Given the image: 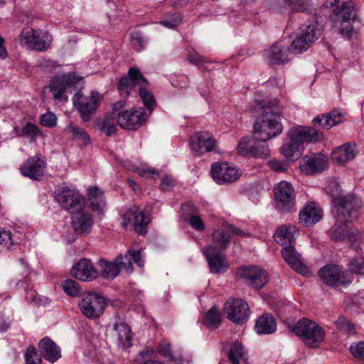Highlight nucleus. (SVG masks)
Segmentation results:
<instances>
[{"label":"nucleus","instance_id":"nucleus-10","mask_svg":"<svg viewBox=\"0 0 364 364\" xmlns=\"http://www.w3.org/2000/svg\"><path fill=\"white\" fill-rule=\"evenodd\" d=\"M101 100L102 97L96 91H92L88 97H84L80 92H77L73 97V103L79 111L83 122L91 119Z\"/></svg>","mask_w":364,"mask_h":364},{"label":"nucleus","instance_id":"nucleus-30","mask_svg":"<svg viewBox=\"0 0 364 364\" xmlns=\"http://www.w3.org/2000/svg\"><path fill=\"white\" fill-rule=\"evenodd\" d=\"M289 48L277 43L267 50L265 55L269 64L281 65L289 60Z\"/></svg>","mask_w":364,"mask_h":364},{"label":"nucleus","instance_id":"nucleus-53","mask_svg":"<svg viewBox=\"0 0 364 364\" xmlns=\"http://www.w3.org/2000/svg\"><path fill=\"white\" fill-rule=\"evenodd\" d=\"M335 324L338 330L346 333H354V328L353 324L347 321L344 317L340 316L335 321Z\"/></svg>","mask_w":364,"mask_h":364},{"label":"nucleus","instance_id":"nucleus-4","mask_svg":"<svg viewBox=\"0 0 364 364\" xmlns=\"http://www.w3.org/2000/svg\"><path fill=\"white\" fill-rule=\"evenodd\" d=\"M291 331L301 338L309 348H316L325 338L323 328L308 318L299 320L291 328Z\"/></svg>","mask_w":364,"mask_h":364},{"label":"nucleus","instance_id":"nucleus-45","mask_svg":"<svg viewBox=\"0 0 364 364\" xmlns=\"http://www.w3.org/2000/svg\"><path fill=\"white\" fill-rule=\"evenodd\" d=\"M135 84L129 77H123L120 79L117 87L122 95L127 96L135 87Z\"/></svg>","mask_w":364,"mask_h":364},{"label":"nucleus","instance_id":"nucleus-35","mask_svg":"<svg viewBox=\"0 0 364 364\" xmlns=\"http://www.w3.org/2000/svg\"><path fill=\"white\" fill-rule=\"evenodd\" d=\"M276 321L270 314H264L255 323V329L258 334H269L276 330Z\"/></svg>","mask_w":364,"mask_h":364},{"label":"nucleus","instance_id":"nucleus-32","mask_svg":"<svg viewBox=\"0 0 364 364\" xmlns=\"http://www.w3.org/2000/svg\"><path fill=\"white\" fill-rule=\"evenodd\" d=\"M344 119V114L341 111L333 110L329 114L315 117L312 121V124L315 127H321L323 129H329L332 127L341 123Z\"/></svg>","mask_w":364,"mask_h":364},{"label":"nucleus","instance_id":"nucleus-8","mask_svg":"<svg viewBox=\"0 0 364 364\" xmlns=\"http://www.w3.org/2000/svg\"><path fill=\"white\" fill-rule=\"evenodd\" d=\"M106 306L105 298L96 293H83L79 301L82 314L88 318H99L104 313Z\"/></svg>","mask_w":364,"mask_h":364},{"label":"nucleus","instance_id":"nucleus-22","mask_svg":"<svg viewBox=\"0 0 364 364\" xmlns=\"http://www.w3.org/2000/svg\"><path fill=\"white\" fill-rule=\"evenodd\" d=\"M70 273L75 279L84 282L92 281L100 275L92 262L85 258L81 259L75 263L73 266Z\"/></svg>","mask_w":364,"mask_h":364},{"label":"nucleus","instance_id":"nucleus-6","mask_svg":"<svg viewBox=\"0 0 364 364\" xmlns=\"http://www.w3.org/2000/svg\"><path fill=\"white\" fill-rule=\"evenodd\" d=\"M53 41L52 36L46 31L25 28L21 33L20 44L29 49L43 51L47 50Z\"/></svg>","mask_w":364,"mask_h":364},{"label":"nucleus","instance_id":"nucleus-21","mask_svg":"<svg viewBox=\"0 0 364 364\" xmlns=\"http://www.w3.org/2000/svg\"><path fill=\"white\" fill-rule=\"evenodd\" d=\"M282 255L286 262L296 272L306 277L312 274L309 267L302 262L300 254L296 251L293 245L284 247L282 250Z\"/></svg>","mask_w":364,"mask_h":364},{"label":"nucleus","instance_id":"nucleus-2","mask_svg":"<svg viewBox=\"0 0 364 364\" xmlns=\"http://www.w3.org/2000/svg\"><path fill=\"white\" fill-rule=\"evenodd\" d=\"M354 198L359 201V206L355 208L353 204H348L341 213H336V204H333V213L336 218L335 225L330 230L331 237L336 241L345 240L351 246L357 248L364 242V234L357 230L350 228L347 224L358 218V211L362 207L360 198L354 196Z\"/></svg>","mask_w":364,"mask_h":364},{"label":"nucleus","instance_id":"nucleus-46","mask_svg":"<svg viewBox=\"0 0 364 364\" xmlns=\"http://www.w3.org/2000/svg\"><path fill=\"white\" fill-rule=\"evenodd\" d=\"M128 77L135 85H144L148 83L147 80L143 76L141 72L137 68H131L128 72Z\"/></svg>","mask_w":364,"mask_h":364},{"label":"nucleus","instance_id":"nucleus-63","mask_svg":"<svg viewBox=\"0 0 364 364\" xmlns=\"http://www.w3.org/2000/svg\"><path fill=\"white\" fill-rule=\"evenodd\" d=\"M127 255H129V257L131 261L133 260L139 267L143 265V262L141 260L140 251L129 250L127 252Z\"/></svg>","mask_w":364,"mask_h":364},{"label":"nucleus","instance_id":"nucleus-18","mask_svg":"<svg viewBox=\"0 0 364 364\" xmlns=\"http://www.w3.org/2000/svg\"><path fill=\"white\" fill-rule=\"evenodd\" d=\"M202 251L208 261L211 272L218 274L225 272L228 269L229 264L222 250L208 245L202 249Z\"/></svg>","mask_w":364,"mask_h":364},{"label":"nucleus","instance_id":"nucleus-25","mask_svg":"<svg viewBox=\"0 0 364 364\" xmlns=\"http://www.w3.org/2000/svg\"><path fill=\"white\" fill-rule=\"evenodd\" d=\"M45 168V161L38 156H35L28 159L20 170L23 176L33 180H40L44 175Z\"/></svg>","mask_w":364,"mask_h":364},{"label":"nucleus","instance_id":"nucleus-57","mask_svg":"<svg viewBox=\"0 0 364 364\" xmlns=\"http://www.w3.org/2000/svg\"><path fill=\"white\" fill-rule=\"evenodd\" d=\"M350 350L355 358L359 360L364 361V342L353 343L350 347Z\"/></svg>","mask_w":364,"mask_h":364},{"label":"nucleus","instance_id":"nucleus-54","mask_svg":"<svg viewBox=\"0 0 364 364\" xmlns=\"http://www.w3.org/2000/svg\"><path fill=\"white\" fill-rule=\"evenodd\" d=\"M350 270L355 274H364V258L358 257L350 260L349 263Z\"/></svg>","mask_w":364,"mask_h":364},{"label":"nucleus","instance_id":"nucleus-31","mask_svg":"<svg viewBox=\"0 0 364 364\" xmlns=\"http://www.w3.org/2000/svg\"><path fill=\"white\" fill-rule=\"evenodd\" d=\"M288 141H284L280 148L281 154L289 161H294L301 156V143L290 135V131L287 132Z\"/></svg>","mask_w":364,"mask_h":364},{"label":"nucleus","instance_id":"nucleus-16","mask_svg":"<svg viewBox=\"0 0 364 364\" xmlns=\"http://www.w3.org/2000/svg\"><path fill=\"white\" fill-rule=\"evenodd\" d=\"M316 23H312L302 30L301 34L291 43L289 48L290 53L295 54L306 50L309 46L321 35L320 31L316 28Z\"/></svg>","mask_w":364,"mask_h":364},{"label":"nucleus","instance_id":"nucleus-38","mask_svg":"<svg viewBox=\"0 0 364 364\" xmlns=\"http://www.w3.org/2000/svg\"><path fill=\"white\" fill-rule=\"evenodd\" d=\"M213 242L216 245V248L220 250H225L230 242V235L228 228L215 229L213 234Z\"/></svg>","mask_w":364,"mask_h":364},{"label":"nucleus","instance_id":"nucleus-15","mask_svg":"<svg viewBox=\"0 0 364 364\" xmlns=\"http://www.w3.org/2000/svg\"><path fill=\"white\" fill-rule=\"evenodd\" d=\"M70 215L71 226L77 235L85 236L91 232L94 219L85 207L73 212Z\"/></svg>","mask_w":364,"mask_h":364},{"label":"nucleus","instance_id":"nucleus-19","mask_svg":"<svg viewBox=\"0 0 364 364\" xmlns=\"http://www.w3.org/2000/svg\"><path fill=\"white\" fill-rule=\"evenodd\" d=\"M328 159L321 153L304 156L300 161L301 171L306 175L321 173L327 168Z\"/></svg>","mask_w":364,"mask_h":364},{"label":"nucleus","instance_id":"nucleus-24","mask_svg":"<svg viewBox=\"0 0 364 364\" xmlns=\"http://www.w3.org/2000/svg\"><path fill=\"white\" fill-rule=\"evenodd\" d=\"M290 135L302 145L304 143H314L321 140L323 134L321 132L311 127L294 126L289 129Z\"/></svg>","mask_w":364,"mask_h":364},{"label":"nucleus","instance_id":"nucleus-29","mask_svg":"<svg viewBox=\"0 0 364 364\" xmlns=\"http://www.w3.org/2000/svg\"><path fill=\"white\" fill-rule=\"evenodd\" d=\"M299 235L297 228L294 225H284L279 227L274 234L277 243L287 247L294 243L296 237Z\"/></svg>","mask_w":364,"mask_h":364},{"label":"nucleus","instance_id":"nucleus-42","mask_svg":"<svg viewBox=\"0 0 364 364\" xmlns=\"http://www.w3.org/2000/svg\"><path fill=\"white\" fill-rule=\"evenodd\" d=\"M61 287L67 294L73 297L77 296L80 291V287L78 283L70 279L63 281Z\"/></svg>","mask_w":364,"mask_h":364},{"label":"nucleus","instance_id":"nucleus-62","mask_svg":"<svg viewBox=\"0 0 364 364\" xmlns=\"http://www.w3.org/2000/svg\"><path fill=\"white\" fill-rule=\"evenodd\" d=\"M181 21V18L179 14H174L173 18L169 20H165L161 22V23L169 28H174L178 26Z\"/></svg>","mask_w":364,"mask_h":364},{"label":"nucleus","instance_id":"nucleus-61","mask_svg":"<svg viewBox=\"0 0 364 364\" xmlns=\"http://www.w3.org/2000/svg\"><path fill=\"white\" fill-rule=\"evenodd\" d=\"M188 223L193 228H194L196 230L202 231L205 229V225L200 217H199L198 215H191L188 220Z\"/></svg>","mask_w":364,"mask_h":364},{"label":"nucleus","instance_id":"nucleus-20","mask_svg":"<svg viewBox=\"0 0 364 364\" xmlns=\"http://www.w3.org/2000/svg\"><path fill=\"white\" fill-rule=\"evenodd\" d=\"M146 112L143 109L118 114L117 124L123 129L136 130L146 121Z\"/></svg>","mask_w":364,"mask_h":364},{"label":"nucleus","instance_id":"nucleus-44","mask_svg":"<svg viewBox=\"0 0 364 364\" xmlns=\"http://www.w3.org/2000/svg\"><path fill=\"white\" fill-rule=\"evenodd\" d=\"M68 132L73 134V137L82 141L85 144L90 142V139L87 132L82 128L70 124L65 129Z\"/></svg>","mask_w":364,"mask_h":364},{"label":"nucleus","instance_id":"nucleus-51","mask_svg":"<svg viewBox=\"0 0 364 364\" xmlns=\"http://www.w3.org/2000/svg\"><path fill=\"white\" fill-rule=\"evenodd\" d=\"M248 137H243L240 140L237 146L238 154L243 156L250 157L252 146L249 145Z\"/></svg>","mask_w":364,"mask_h":364},{"label":"nucleus","instance_id":"nucleus-37","mask_svg":"<svg viewBox=\"0 0 364 364\" xmlns=\"http://www.w3.org/2000/svg\"><path fill=\"white\" fill-rule=\"evenodd\" d=\"M117 119H114L111 114H107L102 119H97L95 126L101 132H105L107 136H112L117 131Z\"/></svg>","mask_w":364,"mask_h":364},{"label":"nucleus","instance_id":"nucleus-55","mask_svg":"<svg viewBox=\"0 0 364 364\" xmlns=\"http://www.w3.org/2000/svg\"><path fill=\"white\" fill-rule=\"evenodd\" d=\"M41 131L38 128L36 125H35L33 123L27 122L25 126L23 127L21 129V134L23 135H27L29 137L31 138V139H33L36 138L38 135H40Z\"/></svg>","mask_w":364,"mask_h":364},{"label":"nucleus","instance_id":"nucleus-3","mask_svg":"<svg viewBox=\"0 0 364 364\" xmlns=\"http://www.w3.org/2000/svg\"><path fill=\"white\" fill-rule=\"evenodd\" d=\"M328 4L334 14L335 28H338L340 34L350 37L353 31L351 22L357 16L354 3L352 0H328Z\"/></svg>","mask_w":364,"mask_h":364},{"label":"nucleus","instance_id":"nucleus-14","mask_svg":"<svg viewBox=\"0 0 364 364\" xmlns=\"http://www.w3.org/2000/svg\"><path fill=\"white\" fill-rule=\"evenodd\" d=\"M237 275L256 289L263 288L269 279L266 270L256 266L240 267L237 271Z\"/></svg>","mask_w":364,"mask_h":364},{"label":"nucleus","instance_id":"nucleus-12","mask_svg":"<svg viewBox=\"0 0 364 364\" xmlns=\"http://www.w3.org/2000/svg\"><path fill=\"white\" fill-rule=\"evenodd\" d=\"M225 316L235 323H243L250 316L249 306L240 299L230 298L223 309Z\"/></svg>","mask_w":364,"mask_h":364},{"label":"nucleus","instance_id":"nucleus-59","mask_svg":"<svg viewBox=\"0 0 364 364\" xmlns=\"http://www.w3.org/2000/svg\"><path fill=\"white\" fill-rule=\"evenodd\" d=\"M126 102L124 100H121L113 105L112 111L109 113L114 119L118 118V114H123L129 110L124 109Z\"/></svg>","mask_w":364,"mask_h":364},{"label":"nucleus","instance_id":"nucleus-60","mask_svg":"<svg viewBox=\"0 0 364 364\" xmlns=\"http://www.w3.org/2000/svg\"><path fill=\"white\" fill-rule=\"evenodd\" d=\"M134 171H135V169ZM136 171H137L139 175L141 176L149 178H154L158 176V173L155 169L148 166H142L141 168H138L136 169Z\"/></svg>","mask_w":364,"mask_h":364},{"label":"nucleus","instance_id":"nucleus-28","mask_svg":"<svg viewBox=\"0 0 364 364\" xmlns=\"http://www.w3.org/2000/svg\"><path fill=\"white\" fill-rule=\"evenodd\" d=\"M357 154L358 151L354 144L346 143L333 149L331 159L335 164L344 165L353 160Z\"/></svg>","mask_w":364,"mask_h":364},{"label":"nucleus","instance_id":"nucleus-64","mask_svg":"<svg viewBox=\"0 0 364 364\" xmlns=\"http://www.w3.org/2000/svg\"><path fill=\"white\" fill-rule=\"evenodd\" d=\"M89 199L91 200H95L98 198H102V192L97 187L91 188L88 192Z\"/></svg>","mask_w":364,"mask_h":364},{"label":"nucleus","instance_id":"nucleus-47","mask_svg":"<svg viewBox=\"0 0 364 364\" xmlns=\"http://www.w3.org/2000/svg\"><path fill=\"white\" fill-rule=\"evenodd\" d=\"M158 353L164 358H167L170 361H176L177 358L173 355L171 350L170 343L163 341L157 347Z\"/></svg>","mask_w":364,"mask_h":364},{"label":"nucleus","instance_id":"nucleus-36","mask_svg":"<svg viewBox=\"0 0 364 364\" xmlns=\"http://www.w3.org/2000/svg\"><path fill=\"white\" fill-rule=\"evenodd\" d=\"M100 269V274L105 279H113L119 273V266L114 262H108L105 259H100L98 262Z\"/></svg>","mask_w":364,"mask_h":364},{"label":"nucleus","instance_id":"nucleus-48","mask_svg":"<svg viewBox=\"0 0 364 364\" xmlns=\"http://www.w3.org/2000/svg\"><path fill=\"white\" fill-rule=\"evenodd\" d=\"M115 262L116 264L119 266V271L124 269L128 272H132V262L127 252L124 255H122V254L119 255L115 258Z\"/></svg>","mask_w":364,"mask_h":364},{"label":"nucleus","instance_id":"nucleus-50","mask_svg":"<svg viewBox=\"0 0 364 364\" xmlns=\"http://www.w3.org/2000/svg\"><path fill=\"white\" fill-rule=\"evenodd\" d=\"M26 364H41V357L33 346L27 348L25 353Z\"/></svg>","mask_w":364,"mask_h":364},{"label":"nucleus","instance_id":"nucleus-52","mask_svg":"<svg viewBox=\"0 0 364 364\" xmlns=\"http://www.w3.org/2000/svg\"><path fill=\"white\" fill-rule=\"evenodd\" d=\"M139 94L143 100L144 105L149 110H152L155 106L154 96L146 89L141 87Z\"/></svg>","mask_w":364,"mask_h":364},{"label":"nucleus","instance_id":"nucleus-41","mask_svg":"<svg viewBox=\"0 0 364 364\" xmlns=\"http://www.w3.org/2000/svg\"><path fill=\"white\" fill-rule=\"evenodd\" d=\"M257 141L255 140V144L252 146L250 157L267 159L270 155L269 146L264 142L258 143Z\"/></svg>","mask_w":364,"mask_h":364},{"label":"nucleus","instance_id":"nucleus-49","mask_svg":"<svg viewBox=\"0 0 364 364\" xmlns=\"http://www.w3.org/2000/svg\"><path fill=\"white\" fill-rule=\"evenodd\" d=\"M12 245L11 231L4 229L0 230V252L8 250Z\"/></svg>","mask_w":364,"mask_h":364},{"label":"nucleus","instance_id":"nucleus-23","mask_svg":"<svg viewBox=\"0 0 364 364\" xmlns=\"http://www.w3.org/2000/svg\"><path fill=\"white\" fill-rule=\"evenodd\" d=\"M190 143L192 150L198 154L210 152L216 145L213 134L208 132L196 133L191 137Z\"/></svg>","mask_w":364,"mask_h":364},{"label":"nucleus","instance_id":"nucleus-9","mask_svg":"<svg viewBox=\"0 0 364 364\" xmlns=\"http://www.w3.org/2000/svg\"><path fill=\"white\" fill-rule=\"evenodd\" d=\"M80 80L81 78L74 73L55 76L49 84V89L53 94V99L60 102H67L68 100V97L66 95L68 90L75 87Z\"/></svg>","mask_w":364,"mask_h":364},{"label":"nucleus","instance_id":"nucleus-5","mask_svg":"<svg viewBox=\"0 0 364 364\" xmlns=\"http://www.w3.org/2000/svg\"><path fill=\"white\" fill-rule=\"evenodd\" d=\"M274 197L277 210L291 213L296 210V193L291 183L282 181L274 187Z\"/></svg>","mask_w":364,"mask_h":364},{"label":"nucleus","instance_id":"nucleus-11","mask_svg":"<svg viewBox=\"0 0 364 364\" xmlns=\"http://www.w3.org/2000/svg\"><path fill=\"white\" fill-rule=\"evenodd\" d=\"M320 279L326 285L337 287L352 282L350 274L336 264H327L318 271Z\"/></svg>","mask_w":364,"mask_h":364},{"label":"nucleus","instance_id":"nucleus-40","mask_svg":"<svg viewBox=\"0 0 364 364\" xmlns=\"http://www.w3.org/2000/svg\"><path fill=\"white\" fill-rule=\"evenodd\" d=\"M246 350L244 346L239 342H234L228 353V358L232 364H240V362L245 360Z\"/></svg>","mask_w":364,"mask_h":364},{"label":"nucleus","instance_id":"nucleus-13","mask_svg":"<svg viewBox=\"0 0 364 364\" xmlns=\"http://www.w3.org/2000/svg\"><path fill=\"white\" fill-rule=\"evenodd\" d=\"M213 180L219 184L230 183L237 181L242 171L237 166L228 162L215 163L211 168Z\"/></svg>","mask_w":364,"mask_h":364},{"label":"nucleus","instance_id":"nucleus-58","mask_svg":"<svg viewBox=\"0 0 364 364\" xmlns=\"http://www.w3.org/2000/svg\"><path fill=\"white\" fill-rule=\"evenodd\" d=\"M41 124L43 126L52 127L56 124V117L52 112H47L41 117Z\"/></svg>","mask_w":364,"mask_h":364},{"label":"nucleus","instance_id":"nucleus-1","mask_svg":"<svg viewBox=\"0 0 364 364\" xmlns=\"http://www.w3.org/2000/svg\"><path fill=\"white\" fill-rule=\"evenodd\" d=\"M254 109L263 110L254 125V140L265 142L282 133L283 127L279 113L282 106L277 99L268 102L255 100Z\"/></svg>","mask_w":364,"mask_h":364},{"label":"nucleus","instance_id":"nucleus-33","mask_svg":"<svg viewBox=\"0 0 364 364\" xmlns=\"http://www.w3.org/2000/svg\"><path fill=\"white\" fill-rule=\"evenodd\" d=\"M112 336L116 340L117 344L124 348L131 346L132 333L130 328L125 323H117L114 324Z\"/></svg>","mask_w":364,"mask_h":364},{"label":"nucleus","instance_id":"nucleus-26","mask_svg":"<svg viewBox=\"0 0 364 364\" xmlns=\"http://www.w3.org/2000/svg\"><path fill=\"white\" fill-rule=\"evenodd\" d=\"M323 217V211L319 205L311 202L305 205L299 215V223L309 227L315 225Z\"/></svg>","mask_w":364,"mask_h":364},{"label":"nucleus","instance_id":"nucleus-56","mask_svg":"<svg viewBox=\"0 0 364 364\" xmlns=\"http://www.w3.org/2000/svg\"><path fill=\"white\" fill-rule=\"evenodd\" d=\"M267 165L272 171L276 172H284L289 167L287 162L276 159L268 161Z\"/></svg>","mask_w":364,"mask_h":364},{"label":"nucleus","instance_id":"nucleus-7","mask_svg":"<svg viewBox=\"0 0 364 364\" xmlns=\"http://www.w3.org/2000/svg\"><path fill=\"white\" fill-rule=\"evenodd\" d=\"M55 198L60 205L70 214L85 208L84 197L75 188L60 186L55 191Z\"/></svg>","mask_w":364,"mask_h":364},{"label":"nucleus","instance_id":"nucleus-43","mask_svg":"<svg viewBox=\"0 0 364 364\" xmlns=\"http://www.w3.org/2000/svg\"><path fill=\"white\" fill-rule=\"evenodd\" d=\"M205 321L208 327L217 328L221 322L218 310L215 307L211 308L205 316Z\"/></svg>","mask_w":364,"mask_h":364},{"label":"nucleus","instance_id":"nucleus-34","mask_svg":"<svg viewBox=\"0 0 364 364\" xmlns=\"http://www.w3.org/2000/svg\"><path fill=\"white\" fill-rule=\"evenodd\" d=\"M39 350L45 359L51 363L61 357L60 350L48 337H45L39 343Z\"/></svg>","mask_w":364,"mask_h":364},{"label":"nucleus","instance_id":"nucleus-39","mask_svg":"<svg viewBox=\"0 0 364 364\" xmlns=\"http://www.w3.org/2000/svg\"><path fill=\"white\" fill-rule=\"evenodd\" d=\"M156 352L154 349L149 346H146L136 356L135 361L138 364H164L161 361L154 360Z\"/></svg>","mask_w":364,"mask_h":364},{"label":"nucleus","instance_id":"nucleus-17","mask_svg":"<svg viewBox=\"0 0 364 364\" xmlns=\"http://www.w3.org/2000/svg\"><path fill=\"white\" fill-rule=\"evenodd\" d=\"M341 191L338 181L332 179L328 182L326 186V192L333 197L332 203L336 204V213H341L348 204H353L355 208L359 206V201L354 198L353 195L343 196Z\"/></svg>","mask_w":364,"mask_h":364},{"label":"nucleus","instance_id":"nucleus-27","mask_svg":"<svg viewBox=\"0 0 364 364\" xmlns=\"http://www.w3.org/2000/svg\"><path fill=\"white\" fill-rule=\"evenodd\" d=\"M123 217L124 221L122 224L124 227L131 223L132 217L134 219L133 225L135 231L140 235L146 233V226L149 223V218L141 211H139L138 208L134 207L133 209H130L127 213H124Z\"/></svg>","mask_w":364,"mask_h":364}]
</instances>
